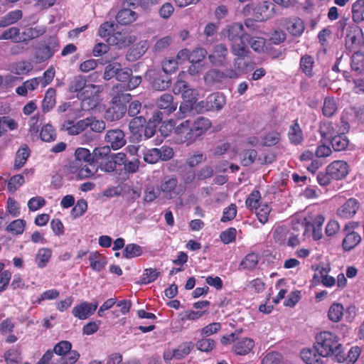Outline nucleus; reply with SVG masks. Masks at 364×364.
<instances>
[{
  "instance_id": "nucleus-54",
  "label": "nucleus",
  "mask_w": 364,
  "mask_h": 364,
  "mask_svg": "<svg viewBox=\"0 0 364 364\" xmlns=\"http://www.w3.org/2000/svg\"><path fill=\"white\" fill-rule=\"evenodd\" d=\"M142 254V248L139 245L131 243L128 244L123 252L124 257L131 259L140 256Z\"/></svg>"
},
{
  "instance_id": "nucleus-3",
  "label": "nucleus",
  "mask_w": 364,
  "mask_h": 364,
  "mask_svg": "<svg viewBox=\"0 0 364 364\" xmlns=\"http://www.w3.org/2000/svg\"><path fill=\"white\" fill-rule=\"evenodd\" d=\"M131 95L127 93L117 94L112 97V104L105 112L107 121L114 122L122 119L127 112V107L123 102L129 101Z\"/></svg>"
},
{
  "instance_id": "nucleus-39",
  "label": "nucleus",
  "mask_w": 364,
  "mask_h": 364,
  "mask_svg": "<svg viewBox=\"0 0 364 364\" xmlns=\"http://www.w3.org/2000/svg\"><path fill=\"white\" fill-rule=\"evenodd\" d=\"M319 132L323 139L331 141L334 136L338 134L336 128L331 122L324 123L321 125Z\"/></svg>"
},
{
  "instance_id": "nucleus-51",
  "label": "nucleus",
  "mask_w": 364,
  "mask_h": 364,
  "mask_svg": "<svg viewBox=\"0 0 364 364\" xmlns=\"http://www.w3.org/2000/svg\"><path fill=\"white\" fill-rule=\"evenodd\" d=\"M220 329V323L213 322L199 329L198 333H199L200 336L207 338L218 333Z\"/></svg>"
},
{
  "instance_id": "nucleus-45",
  "label": "nucleus",
  "mask_w": 364,
  "mask_h": 364,
  "mask_svg": "<svg viewBox=\"0 0 364 364\" xmlns=\"http://www.w3.org/2000/svg\"><path fill=\"white\" fill-rule=\"evenodd\" d=\"M29 154V149L27 146L20 148L16 153L14 161V168L19 169L21 168L26 162Z\"/></svg>"
},
{
  "instance_id": "nucleus-5",
  "label": "nucleus",
  "mask_w": 364,
  "mask_h": 364,
  "mask_svg": "<svg viewBox=\"0 0 364 364\" xmlns=\"http://www.w3.org/2000/svg\"><path fill=\"white\" fill-rule=\"evenodd\" d=\"M72 344L70 341H62L55 345L53 352L62 356L60 364H75L80 357L76 350H72Z\"/></svg>"
},
{
  "instance_id": "nucleus-23",
  "label": "nucleus",
  "mask_w": 364,
  "mask_h": 364,
  "mask_svg": "<svg viewBox=\"0 0 364 364\" xmlns=\"http://www.w3.org/2000/svg\"><path fill=\"white\" fill-rule=\"evenodd\" d=\"M157 107L163 109L166 114H169L176 109L177 103L173 102L172 95L164 93L158 99Z\"/></svg>"
},
{
  "instance_id": "nucleus-36",
  "label": "nucleus",
  "mask_w": 364,
  "mask_h": 364,
  "mask_svg": "<svg viewBox=\"0 0 364 364\" xmlns=\"http://www.w3.org/2000/svg\"><path fill=\"white\" fill-rule=\"evenodd\" d=\"M55 105V90L49 88L42 101V109L43 112H48Z\"/></svg>"
},
{
  "instance_id": "nucleus-33",
  "label": "nucleus",
  "mask_w": 364,
  "mask_h": 364,
  "mask_svg": "<svg viewBox=\"0 0 364 364\" xmlns=\"http://www.w3.org/2000/svg\"><path fill=\"white\" fill-rule=\"evenodd\" d=\"M208 99L210 110H220L226 103L225 95L220 92L209 95Z\"/></svg>"
},
{
  "instance_id": "nucleus-43",
  "label": "nucleus",
  "mask_w": 364,
  "mask_h": 364,
  "mask_svg": "<svg viewBox=\"0 0 364 364\" xmlns=\"http://www.w3.org/2000/svg\"><path fill=\"white\" fill-rule=\"evenodd\" d=\"M110 152V146L107 145L95 148L92 153V161L97 164L100 161L108 159Z\"/></svg>"
},
{
  "instance_id": "nucleus-50",
  "label": "nucleus",
  "mask_w": 364,
  "mask_h": 364,
  "mask_svg": "<svg viewBox=\"0 0 364 364\" xmlns=\"http://www.w3.org/2000/svg\"><path fill=\"white\" fill-rule=\"evenodd\" d=\"M280 133L277 131H271L262 138V146H272L277 144L280 141Z\"/></svg>"
},
{
  "instance_id": "nucleus-31",
  "label": "nucleus",
  "mask_w": 364,
  "mask_h": 364,
  "mask_svg": "<svg viewBox=\"0 0 364 364\" xmlns=\"http://www.w3.org/2000/svg\"><path fill=\"white\" fill-rule=\"evenodd\" d=\"M23 16L21 10L16 9L11 11L3 16L0 20V28H5L10 25L16 23Z\"/></svg>"
},
{
  "instance_id": "nucleus-52",
  "label": "nucleus",
  "mask_w": 364,
  "mask_h": 364,
  "mask_svg": "<svg viewBox=\"0 0 364 364\" xmlns=\"http://www.w3.org/2000/svg\"><path fill=\"white\" fill-rule=\"evenodd\" d=\"M206 160V156L197 151L190 154L186 161V164L191 168H193Z\"/></svg>"
},
{
  "instance_id": "nucleus-11",
  "label": "nucleus",
  "mask_w": 364,
  "mask_h": 364,
  "mask_svg": "<svg viewBox=\"0 0 364 364\" xmlns=\"http://www.w3.org/2000/svg\"><path fill=\"white\" fill-rule=\"evenodd\" d=\"M58 43L55 38L50 39L46 45L36 49L35 53L36 62L42 63L50 58L58 50Z\"/></svg>"
},
{
  "instance_id": "nucleus-61",
  "label": "nucleus",
  "mask_w": 364,
  "mask_h": 364,
  "mask_svg": "<svg viewBox=\"0 0 364 364\" xmlns=\"http://www.w3.org/2000/svg\"><path fill=\"white\" fill-rule=\"evenodd\" d=\"M40 136L43 141L47 142L54 141L56 137L55 129L50 124H46L42 127Z\"/></svg>"
},
{
  "instance_id": "nucleus-27",
  "label": "nucleus",
  "mask_w": 364,
  "mask_h": 364,
  "mask_svg": "<svg viewBox=\"0 0 364 364\" xmlns=\"http://www.w3.org/2000/svg\"><path fill=\"white\" fill-rule=\"evenodd\" d=\"M75 159L73 161V167H78L82 164L92 161V156L90 150L85 148H77L75 152Z\"/></svg>"
},
{
  "instance_id": "nucleus-16",
  "label": "nucleus",
  "mask_w": 364,
  "mask_h": 364,
  "mask_svg": "<svg viewBox=\"0 0 364 364\" xmlns=\"http://www.w3.org/2000/svg\"><path fill=\"white\" fill-rule=\"evenodd\" d=\"M247 39L248 33H245L240 39L231 43L230 50L232 55L239 58H245L249 55L250 50L247 46Z\"/></svg>"
},
{
  "instance_id": "nucleus-49",
  "label": "nucleus",
  "mask_w": 364,
  "mask_h": 364,
  "mask_svg": "<svg viewBox=\"0 0 364 364\" xmlns=\"http://www.w3.org/2000/svg\"><path fill=\"white\" fill-rule=\"evenodd\" d=\"M259 257L255 253H250L240 262V267L244 269H253L258 264Z\"/></svg>"
},
{
  "instance_id": "nucleus-2",
  "label": "nucleus",
  "mask_w": 364,
  "mask_h": 364,
  "mask_svg": "<svg viewBox=\"0 0 364 364\" xmlns=\"http://www.w3.org/2000/svg\"><path fill=\"white\" fill-rule=\"evenodd\" d=\"M316 350L325 358L334 356L338 363H341L344 358L341 353L342 344L339 343L338 337L330 331H322L316 336L314 343Z\"/></svg>"
},
{
  "instance_id": "nucleus-1",
  "label": "nucleus",
  "mask_w": 364,
  "mask_h": 364,
  "mask_svg": "<svg viewBox=\"0 0 364 364\" xmlns=\"http://www.w3.org/2000/svg\"><path fill=\"white\" fill-rule=\"evenodd\" d=\"M210 126V121L203 117H198L193 121L186 120L174 129L173 140L177 144L191 145L198 137L203 135Z\"/></svg>"
},
{
  "instance_id": "nucleus-56",
  "label": "nucleus",
  "mask_w": 364,
  "mask_h": 364,
  "mask_svg": "<svg viewBox=\"0 0 364 364\" xmlns=\"http://www.w3.org/2000/svg\"><path fill=\"white\" fill-rule=\"evenodd\" d=\"M247 43L255 52L261 53L264 50L265 40L262 37L251 36L248 34Z\"/></svg>"
},
{
  "instance_id": "nucleus-46",
  "label": "nucleus",
  "mask_w": 364,
  "mask_h": 364,
  "mask_svg": "<svg viewBox=\"0 0 364 364\" xmlns=\"http://www.w3.org/2000/svg\"><path fill=\"white\" fill-rule=\"evenodd\" d=\"M337 109L336 102L333 97H328L324 99L322 113L325 117H332L336 112Z\"/></svg>"
},
{
  "instance_id": "nucleus-47",
  "label": "nucleus",
  "mask_w": 364,
  "mask_h": 364,
  "mask_svg": "<svg viewBox=\"0 0 364 364\" xmlns=\"http://www.w3.org/2000/svg\"><path fill=\"white\" fill-rule=\"evenodd\" d=\"M360 348L358 346H354L349 350L348 355H346L342 346L341 353L343 355L344 360L341 363L346 362L348 364H354L360 356Z\"/></svg>"
},
{
  "instance_id": "nucleus-53",
  "label": "nucleus",
  "mask_w": 364,
  "mask_h": 364,
  "mask_svg": "<svg viewBox=\"0 0 364 364\" xmlns=\"http://www.w3.org/2000/svg\"><path fill=\"white\" fill-rule=\"evenodd\" d=\"M215 346V342L213 339L204 337H202L196 343V347L198 350L206 353L211 351Z\"/></svg>"
},
{
  "instance_id": "nucleus-9",
  "label": "nucleus",
  "mask_w": 364,
  "mask_h": 364,
  "mask_svg": "<svg viewBox=\"0 0 364 364\" xmlns=\"http://www.w3.org/2000/svg\"><path fill=\"white\" fill-rule=\"evenodd\" d=\"M135 41L136 37L126 30L115 32L107 38L109 45L116 46L119 48L127 47Z\"/></svg>"
},
{
  "instance_id": "nucleus-26",
  "label": "nucleus",
  "mask_w": 364,
  "mask_h": 364,
  "mask_svg": "<svg viewBox=\"0 0 364 364\" xmlns=\"http://www.w3.org/2000/svg\"><path fill=\"white\" fill-rule=\"evenodd\" d=\"M288 138L291 144H300L304 140L303 132L296 121L290 125L288 132Z\"/></svg>"
},
{
  "instance_id": "nucleus-64",
  "label": "nucleus",
  "mask_w": 364,
  "mask_h": 364,
  "mask_svg": "<svg viewBox=\"0 0 364 364\" xmlns=\"http://www.w3.org/2000/svg\"><path fill=\"white\" fill-rule=\"evenodd\" d=\"M159 272L156 269H146L141 278V284H149L154 282L159 277Z\"/></svg>"
},
{
  "instance_id": "nucleus-8",
  "label": "nucleus",
  "mask_w": 364,
  "mask_h": 364,
  "mask_svg": "<svg viewBox=\"0 0 364 364\" xmlns=\"http://www.w3.org/2000/svg\"><path fill=\"white\" fill-rule=\"evenodd\" d=\"M107 146H110V149L118 150L123 147L127 140L124 132L119 129H113L108 130L104 137Z\"/></svg>"
},
{
  "instance_id": "nucleus-24",
  "label": "nucleus",
  "mask_w": 364,
  "mask_h": 364,
  "mask_svg": "<svg viewBox=\"0 0 364 364\" xmlns=\"http://www.w3.org/2000/svg\"><path fill=\"white\" fill-rule=\"evenodd\" d=\"M255 342L250 338H242L235 341L232 350L233 351L240 355L248 354L254 348Z\"/></svg>"
},
{
  "instance_id": "nucleus-40",
  "label": "nucleus",
  "mask_w": 364,
  "mask_h": 364,
  "mask_svg": "<svg viewBox=\"0 0 364 364\" xmlns=\"http://www.w3.org/2000/svg\"><path fill=\"white\" fill-rule=\"evenodd\" d=\"M314 60L313 57L309 55L302 56L300 60V68L303 73L309 77H311L314 75Z\"/></svg>"
},
{
  "instance_id": "nucleus-59",
  "label": "nucleus",
  "mask_w": 364,
  "mask_h": 364,
  "mask_svg": "<svg viewBox=\"0 0 364 364\" xmlns=\"http://www.w3.org/2000/svg\"><path fill=\"white\" fill-rule=\"evenodd\" d=\"M87 127L94 132L102 133L106 128L105 122L95 117H87Z\"/></svg>"
},
{
  "instance_id": "nucleus-60",
  "label": "nucleus",
  "mask_w": 364,
  "mask_h": 364,
  "mask_svg": "<svg viewBox=\"0 0 364 364\" xmlns=\"http://www.w3.org/2000/svg\"><path fill=\"white\" fill-rule=\"evenodd\" d=\"M351 68L353 70L362 72L364 70V54L355 52L351 57Z\"/></svg>"
},
{
  "instance_id": "nucleus-32",
  "label": "nucleus",
  "mask_w": 364,
  "mask_h": 364,
  "mask_svg": "<svg viewBox=\"0 0 364 364\" xmlns=\"http://www.w3.org/2000/svg\"><path fill=\"white\" fill-rule=\"evenodd\" d=\"M204 81L208 85H213L223 82L224 80L223 71L212 69L204 75Z\"/></svg>"
},
{
  "instance_id": "nucleus-7",
  "label": "nucleus",
  "mask_w": 364,
  "mask_h": 364,
  "mask_svg": "<svg viewBox=\"0 0 364 364\" xmlns=\"http://www.w3.org/2000/svg\"><path fill=\"white\" fill-rule=\"evenodd\" d=\"M69 90L72 92H77V96L80 97H82L84 94H88V92H98L99 87L92 84L87 85L85 78L78 75L71 81Z\"/></svg>"
},
{
  "instance_id": "nucleus-48",
  "label": "nucleus",
  "mask_w": 364,
  "mask_h": 364,
  "mask_svg": "<svg viewBox=\"0 0 364 364\" xmlns=\"http://www.w3.org/2000/svg\"><path fill=\"white\" fill-rule=\"evenodd\" d=\"M255 210L259 221L265 224L268 221V217L272 210L271 207L266 203H262Z\"/></svg>"
},
{
  "instance_id": "nucleus-13",
  "label": "nucleus",
  "mask_w": 364,
  "mask_h": 364,
  "mask_svg": "<svg viewBox=\"0 0 364 364\" xmlns=\"http://www.w3.org/2000/svg\"><path fill=\"white\" fill-rule=\"evenodd\" d=\"M97 306V303L93 304L87 301H82L73 307L72 314L74 317L77 318L80 320H85L94 314Z\"/></svg>"
},
{
  "instance_id": "nucleus-12",
  "label": "nucleus",
  "mask_w": 364,
  "mask_h": 364,
  "mask_svg": "<svg viewBox=\"0 0 364 364\" xmlns=\"http://www.w3.org/2000/svg\"><path fill=\"white\" fill-rule=\"evenodd\" d=\"M326 171L328 174L331 176L332 180H341L348 175L349 166L346 161L337 160L328 165Z\"/></svg>"
},
{
  "instance_id": "nucleus-19",
  "label": "nucleus",
  "mask_w": 364,
  "mask_h": 364,
  "mask_svg": "<svg viewBox=\"0 0 364 364\" xmlns=\"http://www.w3.org/2000/svg\"><path fill=\"white\" fill-rule=\"evenodd\" d=\"M272 4L269 1H263L257 5L254 10V16L258 21H264L273 15Z\"/></svg>"
},
{
  "instance_id": "nucleus-35",
  "label": "nucleus",
  "mask_w": 364,
  "mask_h": 364,
  "mask_svg": "<svg viewBox=\"0 0 364 364\" xmlns=\"http://www.w3.org/2000/svg\"><path fill=\"white\" fill-rule=\"evenodd\" d=\"M39 85H41L39 78L34 77L24 82L22 85L16 88V92L19 95L25 96L28 91L35 90Z\"/></svg>"
},
{
  "instance_id": "nucleus-30",
  "label": "nucleus",
  "mask_w": 364,
  "mask_h": 364,
  "mask_svg": "<svg viewBox=\"0 0 364 364\" xmlns=\"http://www.w3.org/2000/svg\"><path fill=\"white\" fill-rule=\"evenodd\" d=\"M89 261L90 267L96 272L102 270L107 264L106 258L97 252H92L90 254Z\"/></svg>"
},
{
  "instance_id": "nucleus-42",
  "label": "nucleus",
  "mask_w": 364,
  "mask_h": 364,
  "mask_svg": "<svg viewBox=\"0 0 364 364\" xmlns=\"http://www.w3.org/2000/svg\"><path fill=\"white\" fill-rule=\"evenodd\" d=\"M333 149L336 151L345 150L348 145V139L343 133L338 134L330 141Z\"/></svg>"
},
{
  "instance_id": "nucleus-63",
  "label": "nucleus",
  "mask_w": 364,
  "mask_h": 364,
  "mask_svg": "<svg viewBox=\"0 0 364 364\" xmlns=\"http://www.w3.org/2000/svg\"><path fill=\"white\" fill-rule=\"evenodd\" d=\"M55 74V68L53 66H50L48 69H47L43 74V76L38 77L39 78V82L41 83V86L42 87H46L49 85L53 80Z\"/></svg>"
},
{
  "instance_id": "nucleus-14",
  "label": "nucleus",
  "mask_w": 364,
  "mask_h": 364,
  "mask_svg": "<svg viewBox=\"0 0 364 364\" xmlns=\"http://www.w3.org/2000/svg\"><path fill=\"white\" fill-rule=\"evenodd\" d=\"M358 208V201L355 198H350L337 209L336 215L341 218L349 219L355 215Z\"/></svg>"
},
{
  "instance_id": "nucleus-37",
  "label": "nucleus",
  "mask_w": 364,
  "mask_h": 364,
  "mask_svg": "<svg viewBox=\"0 0 364 364\" xmlns=\"http://www.w3.org/2000/svg\"><path fill=\"white\" fill-rule=\"evenodd\" d=\"M344 315L343 306L339 303H333L328 311V318L333 322L340 321Z\"/></svg>"
},
{
  "instance_id": "nucleus-10",
  "label": "nucleus",
  "mask_w": 364,
  "mask_h": 364,
  "mask_svg": "<svg viewBox=\"0 0 364 364\" xmlns=\"http://www.w3.org/2000/svg\"><path fill=\"white\" fill-rule=\"evenodd\" d=\"M147 76L149 77L153 88L156 90H165L171 86V77L160 71L149 70L147 73Z\"/></svg>"
},
{
  "instance_id": "nucleus-34",
  "label": "nucleus",
  "mask_w": 364,
  "mask_h": 364,
  "mask_svg": "<svg viewBox=\"0 0 364 364\" xmlns=\"http://www.w3.org/2000/svg\"><path fill=\"white\" fill-rule=\"evenodd\" d=\"M78 176L81 178H86L93 176L97 171V164L94 161H90L87 164H82L78 167Z\"/></svg>"
},
{
  "instance_id": "nucleus-62",
  "label": "nucleus",
  "mask_w": 364,
  "mask_h": 364,
  "mask_svg": "<svg viewBox=\"0 0 364 364\" xmlns=\"http://www.w3.org/2000/svg\"><path fill=\"white\" fill-rule=\"evenodd\" d=\"M44 33V31L38 29L36 28H26L21 36V42L27 41L36 38H38Z\"/></svg>"
},
{
  "instance_id": "nucleus-38",
  "label": "nucleus",
  "mask_w": 364,
  "mask_h": 364,
  "mask_svg": "<svg viewBox=\"0 0 364 364\" xmlns=\"http://www.w3.org/2000/svg\"><path fill=\"white\" fill-rule=\"evenodd\" d=\"M52 251L49 248H41L38 250L36 257V263L39 268H43L49 262Z\"/></svg>"
},
{
  "instance_id": "nucleus-20",
  "label": "nucleus",
  "mask_w": 364,
  "mask_h": 364,
  "mask_svg": "<svg viewBox=\"0 0 364 364\" xmlns=\"http://www.w3.org/2000/svg\"><path fill=\"white\" fill-rule=\"evenodd\" d=\"M87 128V118L74 123V121H65L62 124V129L68 132L70 135H77Z\"/></svg>"
},
{
  "instance_id": "nucleus-4",
  "label": "nucleus",
  "mask_w": 364,
  "mask_h": 364,
  "mask_svg": "<svg viewBox=\"0 0 364 364\" xmlns=\"http://www.w3.org/2000/svg\"><path fill=\"white\" fill-rule=\"evenodd\" d=\"M358 227L359 223L355 221H350L345 225L343 229L344 238L342 242V247L345 251L352 250L360 242L361 236L355 231Z\"/></svg>"
},
{
  "instance_id": "nucleus-28",
  "label": "nucleus",
  "mask_w": 364,
  "mask_h": 364,
  "mask_svg": "<svg viewBox=\"0 0 364 364\" xmlns=\"http://www.w3.org/2000/svg\"><path fill=\"white\" fill-rule=\"evenodd\" d=\"M137 16L138 14L135 11L128 9H123L117 13L116 19L119 23L127 25L135 21Z\"/></svg>"
},
{
  "instance_id": "nucleus-6",
  "label": "nucleus",
  "mask_w": 364,
  "mask_h": 364,
  "mask_svg": "<svg viewBox=\"0 0 364 364\" xmlns=\"http://www.w3.org/2000/svg\"><path fill=\"white\" fill-rule=\"evenodd\" d=\"M58 114H61V117L65 121H74L84 116V113L81 111L79 103L76 102H64L59 105L57 108Z\"/></svg>"
},
{
  "instance_id": "nucleus-15",
  "label": "nucleus",
  "mask_w": 364,
  "mask_h": 364,
  "mask_svg": "<svg viewBox=\"0 0 364 364\" xmlns=\"http://www.w3.org/2000/svg\"><path fill=\"white\" fill-rule=\"evenodd\" d=\"M228 55L227 46L220 43L213 47V53L208 55V59L213 65L222 66L225 64Z\"/></svg>"
},
{
  "instance_id": "nucleus-18",
  "label": "nucleus",
  "mask_w": 364,
  "mask_h": 364,
  "mask_svg": "<svg viewBox=\"0 0 364 364\" xmlns=\"http://www.w3.org/2000/svg\"><path fill=\"white\" fill-rule=\"evenodd\" d=\"M178 179L176 177H166L161 182L159 189L168 199L173 198L178 194L176 192Z\"/></svg>"
},
{
  "instance_id": "nucleus-21",
  "label": "nucleus",
  "mask_w": 364,
  "mask_h": 364,
  "mask_svg": "<svg viewBox=\"0 0 364 364\" xmlns=\"http://www.w3.org/2000/svg\"><path fill=\"white\" fill-rule=\"evenodd\" d=\"M301 357L306 364H324V357L316 350L314 345L312 348L304 349L301 352Z\"/></svg>"
},
{
  "instance_id": "nucleus-25",
  "label": "nucleus",
  "mask_w": 364,
  "mask_h": 364,
  "mask_svg": "<svg viewBox=\"0 0 364 364\" xmlns=\"http://www.w3.org/2000/svg\"><path fill=\"white\" fill-rule=\"evenodd\" d=\"M284 26L287 31L294 36H301L304 31V24L299 18H291L285 20Z\"/></svg>"
},
{
  "instance_id": "nucleus-41",
  "label": "nucleus",
  "mask_w": 364,
  "mask_h": 364,
  "mask_svg": "<svg viewBox=\"0 0 364 364\" xmlns=\"http://www.w3.org/2000/svg\"><path fill=\"white\" fill-rule=\"evenodd\" d=\"M325 218L322 215H317L311 225L313 229L312 235L315 240H320L322 237V225Z\"/></svg>"
},
{
  "instance_id": "nucleus-57",
  "label": "nucleus",
  "mask_w": 364,
  "mask_h": 364,
  "mask_svg": "<svg viewBox=\"0 0 364 364\" xmlns=\"http://www.w3.org/2000/svg\"><path fill=\"white\" fill-rule=\"evenodd\" d=\"M261 195L259 191H253L245 200V205L250 210H255L262 202Z\"/></svg>"
},
{
  "instance_id": "nucleus-29",
  "label": "nucleus",
  "mask_w": 364,
  "mask_h": 364,
  "mask_svg": "<svg viewBox=\"0 0 364 364\" xmlns=\"http://www.w3.org/2000/svg\"><path fill=\"white\" fill-rule=\"evenodd\" d=\"M147 49L148 44L146 41H141L129 50L127 55V58L129 61L136 60L146 53Z\"/></svg>"
},
{
  "instance_id": "nucleus-17",
  "label": "nucleus",
  "mask_w": 364,
  "mask_h": 364,
  "mask_svg": "<svg viewBox=\"0 0 364 364\" xmlns=\"http://www.w3.org/2000/svg\"><path fill=\"white\" fill-rule=\"evenodd\" d=\"M243 26L240 23H233L227 25L221 31V34L230 43L241 38L245 33H243Z\"/></svg>"
},
{
  "instance_id": "nucleus-55",
  "label": "nucleus",
  "mask_w": 364,
  "mask_h": 364,
  "mask_svg": "<svg viewBox=\"0 0 364 364\" xmlns=\"http://www.w3.org/2000/svg\"><path fill=\"white\" fill-rule=\"evenodd\" d=\"M26 226V221L17 219L11 222L6 228V230L13 235L22 234Z\"/></svg>"
},
{
  "instance_id": "nucleus-44",
  "label": "nucleus",
  "mask_w": 364,
  "mask_h": 364,
  "mask_svg": "<svg viewBox=\"0 0 364 364\" xmlns=\"http://www.w3.org/2000/svg\"><path fill=\"white\" fill-rule=\"evenodd\" d=\"M0 40H11L14 43L21 42L20 29L14 26L5 30L1 34Z\"/></svg>"
},
{
  "instance_id": "nucleus-22",
  "label": "nucleus",
  "mask_w": 364,
  "mask_h": 364,
  "mask_svg": "<svg viewBox=\"0 0 364 364\" xmlns=\"http://www.w3.org/2000/svg\"><path fill=\"white\" fill-rule=\"evenodd\" d=\"M97 92H88V94H84L82 97L79 98L82 99L81 102L79 104V107L82 111V113L85 111H90L95 109L99 103V97L97 95Z\"/></svg>"
},
{
  "instance_id": "nucleus-58",
  "label": "nucleus",
  "mask_w": 364,
  "mask_h": 364,
  "mask_svg": "<svg viewBox=\"0 0 364 364\" xmlns=\"http://www.w3.org/2000/svg\"><path fill=\"white\" fill-rule=\"evenodd\" d=\"M194 344L192 342H184L175 349V358L180 360L188 355L193 348Z\"/></svg>"
}]
</instances>
